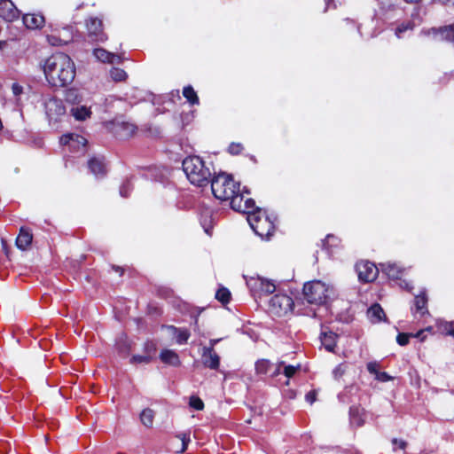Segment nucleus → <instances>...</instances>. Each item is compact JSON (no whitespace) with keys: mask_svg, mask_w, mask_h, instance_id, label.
I'll return each mask as SVG.
<instances>
[{"mask_svg":"<svg viewBox=\"0 0 454 454\" xmlns=\"http://www.w3.org/2000/svg\"><path fill=\"white\" fill-rule=\"evenodd\" d=\"M47 82L54 87L70 84L75 77V67L72 59L62 52L49 57L43 65Z\"/></svg>","mask_w":454,"mask_h":454,"instance_id":"obj_1","label":"nucleus"},{"mask_svg":"<svg viewBox=\"0 0 454 454\" xmlns=\"http://www.w3.org/2000/svg\"><path fill=\"white\" fill-rule=\"evenodd\" d=\"M183 169L191 184L199 187L207 185L211 178L209 167L199 156H189L183 160Z\"/></svg>","mask_w":454,"mask_h":454,"instance_id":"obj_2","label":"nucleus"},{"mask_svg":"<svg viewBox=\"0 0 454 454\" xmlns=\"http://www.w3.org/2000/svg\"><path fill=\"white\" fill-rule=\"evenodd\" d=\"M333 294V286L320 280L309 281L303 286L304 299L311 304H325Z\"/></svg>","mask_w":454,"mask_h":454,"instance_id":"obj_3","label":"nucleus"},{"mask_svg":"<svg viewBox=\"0 0 454 454\" xmlns=\"http://www.w3.org/2000/svg\"><path fill=\"white\" fill-rule=\"evenodd\" d=\"M211 189L214 196L220 200L232 201L239 191V184L231 176L219 174L211 180Z\"/></svg>","mask_w":454,"mask_h":454,"instance_id":"obj_4","label":"nucleus"},{"mask_svg":"<svg viewBox=\"0 0 454 454\" xmlns=\"http://www.w3.org/2000/svg\"><path fill=\"white\" fill-rule=\"evenodd\" d=\"M247 219L253 231L262 239H269L275 230L274 219L261 208L249 214Z\"/></svg>","mask_w":454,"mask_h":454,"instance_id":"obj_5","label":"nucleus"},{"mask_svg":"<svg viewBox=\"0 0 454 454\" xmlns=\"http://www.w3.org/2000/svg\"><path fill=\"white\" fill-rule=\"evenodd\" d=\"M246 283L254 298H261L276 291L274 281L261 276L247 278Z\"/></svg>","mask_w":454,"mask_h":454,"instance_id":"obj_6","label":"nucleus"},{"mask_svg":"<svg viewBox=\"0 0 454 454\" xmlns=\"http://www.w3.org/2000/svg\"><path fill=\"white\" fill-rule=\"evenodd\" d=\"M294 306L292 297L286 294H277L269 301L268 309L274 316L285 317L293 311Z\"/></svg>","mask_w":454,"mask_h":454,"instance_id":"obj_7","label":"nucleus"},{"mask_svg":"<svg viewBox=\"0 0 454 454\" xmlns=\"http://www.w3.org/2000/svg\"><path fill=\"white\" fill-rule=\"evenodd\" d=\"M86 27L88 30V35L91 41L94 42H105L106 35L103 32L102 20L96 17H90L86 20Z\"/></svg>","mask_w":454,"mask_h":454,"instance_id":"obj_8","label":"nucleus"},{"mask_svg":"<svg viewBox=\"0 0 454 454\" xmlns=\"http://www.w3.org/2000/svg\"><path fill=\"white\" fill-rule=\"evenodd\" d=\"M356 269L359 280L363 282L373 281L379 273V268L370 262H360L356 263Z\"/></svg>","mask_w":454,"mask_h":454,"instance_id":"obj_9","label":"nucleus"},{"mask_svg":"<svg viewBox=\"0 0 454 454\" xmlns=\"http://www.w3.org/2000/svg\"><path fill=\"white\" fill-rule=\"evenodd\" d=\"M45 113L50 121H58L66 114V108L60 99L52 98L45 102Z\"/></svg>","mask_w":454,"mask_h":454,"instance_id":"obj_10","label":"nucleus"},{"mask_svg":"<svg viewBox=\"0 0 454 454\" xmlns=\"http://www.w3.org/2000/svg\"><path fill=\"white\" fill-rule=\"evenodd\" d=\"M231 207L235 211L247 214V216L257 209L254 208V201L251 199L244 200L243 193L240 192L236 194V197L231 201Z\"/></svg>","mask_w":454,"mask_h":454,"instance_id":"obj_11","label":"nucleus"},{"mask_svg":"<svg viewBox=\"0 0 454 454\" xmlns=\"http://www.w3.org/2000/svg\"><path fill=\"white\" fill-rule=\"evenodd\" d=\"M62 145H68L71 150L80 151L87 144V139L80 135L67 133L60 137Z\"/></svg>","mask_w":454,"mask_h":454,"instance_id":"obj_12","label":"nucleus"},{"mask_svg":"<svg viewBox=\"0 0 454 454\" xmlns=\"http://www.w3.org/2000/svg\"><path fill=\"white\" fill-rule=\"evenodd\" d=\"M201 360L205 367L211 370H216L220 364V356L212 348H203L201 352Z\"/></svg>","mask_w":454,"mask_h":454,"instance_id":"obj_13","label":"nucleus"},{"mask_svg":"<svg viewBox=\"0 0 454 454\" xmlns=\"http://www.w3.org/2000/svg\"><path fill=\"white\" fill-rule=\"evenodd\" d=\"M0 17L12 21L19 17V11L11 0H0Z\"/></svg>","mask_w":454,"mask_h":454,"instance_id":"obj_14","label":"nucleus"},{"mask_svg":"<svg viewBox=\"0 0 454 454\" xmlns=\"http://www.w3.org/2000/svg\"><path fill=\"white\" fill-rule=\"evenodd\" d=\"M72 40V33L69 28H63L61 31L47 35L48 43L52 46H61Z\"/></svg>","mask_w":454,"mask_h":454,"instance_id":"obj_15","label":"nucleus"},{"mask_svg":"<svg viewBox=\"0 0 454 454\" xmlns=\"http://www.w3.org/2000/svg\"><path fill=\"white\" fill-rule=\"evenodd\" d=\"M382 272L389 278L399 279L404 269L395 262H384L380 264Z\"/></svg>","mask_w":454,"mask_h":454,"instance_id":"obj_16","label":"nucleus"},{"mask_svg":"<svg viewBox=\"0 0 454 454\" xmlns=\"http://www.w3.org/2000/svg\"><path fill=\"white\" fill-rule=\"evenodd\" d=\"M44 22V17L39 13H27L23 16V23L29 29L40 28Z\"/></svg>","mask_w":454,"mask_h":454,"instance_id":"obj_17","label":"nucleus"},{"mask_svg":"<svg viewBox=\"0 0 454 454\" xmlns=\"http://www.w3.org/2000/svg\"><path fill=\"white\" fill-rule=\"evenodd\" d=\"M156 350L155 346L153 343H147L145 345V355H136L130 359L131 364H149L152 361L153 355Z\"/></svg>","mask_w":454,"mask_h":454,"instance_id":"obj_18","label":"nucleus"},{"mask_svg":"<svg viewBox=\"0 0 454 454\" xmlns=\"http://www.w3.org/2000/svg\"><path fill=\"white\" fill-rule=\"evenodd\" d=\"M33 239L32 233L26 228L21 227L16 239V246L20 250H26Z\"/></svg>","mask_w":454,"mask_h":454,"instance_id":"obj_19","label":"nucleus"},{"mask_svg":"<svg viewBox=\"0 0 454 454\" xmlns=\"http://www.w3.org/2000/svg\"><path fill=\"white\" fill-rule=\"evenodd\" d=\"M160 359L162 363L177 367L181 364L179 356L172 349H163L160 353Z\"/></svg>","mask_w":454,"mask_h":454,"instance_id":"obj_20","label":"nucleus"},{"mask_svg":"<svg viewBox=\"0 0 454 454\" xmlns=\"http://www.w3.org/2000/svg\"><path fill=\"white\" fill-rule=\"evenodd\" d=\"M137 131V127L129 122H121L116 126V134L121 139L131 137Z\"/></svg>","mask_w":454,"mask_h":454,"instance_id":"obj_21","label":"nucleus"},{"mask_svg":"<svg viewBox=\"0 0 454 454\" xmlns=\"http://www.w3.org/2000/svg\"><path fill=\"white\" fill-rule=\"evenodd\" d=\"M93 54L97 59L102 62L115 63L120 59L119 56L113 54L102 48L95 49Z\"/></svg>","mask_w":454,"mask_h":454,"instance_id":"obj_22","label":"nucleus"},{"mask_svg":"<svg viewBox=\"0 0 454 454\" xmlns=\"http://www.w3.org/2000/svg\"><path fill=\"white\" fill-rule=\"evenodd\" d=\"M167 329L169 331L170 334L176 337V341L178 344L186 343L190 337V333L187 329L176 328L175 326H168Z\"/></svg>","mask_w":454,"mask_h":454,"instance_id":"obj_23","label":"nucleus"},{"mask_svg":"<svg viewBox=\"0 0 454 454\" xmlns=\"http://www.w3.org/2000/svg\"><path fill=\"white\" fill-rule=\"evenodd\" d=\"M337 335L333 332H324L321 333V343L327 351L333 352L336 344Z\"/></svg>","mask_w":454,"mask_h":454,"instance_id":"obj_24","label":"nucleus"},{"mask_svg":"<svg viewBox=\"0 0 454 454\" xmlns=\"http://www.w3.org/2000/svg\"><path fill=\"white\" fill-rule=\"evenodd\" d=\"M414 303L416 308V313H419L420 316H424L425 314L428 313V310L427 309V298L426 296L425 292L421 293L420 294L415 297Z\"/></svg>","mask_w":454,"mask_h":454,"instance_id":"obj_25","label":"nucleus"},{"mask_svg":"<svg viewBox=\"0 0 454 454\" xmlns=\"http://www.w3.org/2000/svg\"><path fill=\"white\" fill-rule=\"evenodd\" d=\"M89 168L90 169V171L95 175V176H104L105 173H106V166L104 164V162L98 159V158H92L89 160Z\"/></svg>","mask_w":454,"mask_h":454,"instance_id":"obj_26","label":"nucleus"},{"mask_svg":"<svg viewBox=\"0 0 454 454\" xmlns=\"http://www.w3.org/2000/svg\"><path fill=\"white\" fill-rule=\"evenodd\" d=\"M72 115L77 121H84L90 116V109L85 106H76L71 109Z\"/></svg>","mask_w":454,"mask_h":454,"instance_id":"obj_27","label":"nucleus"},{"mask_svg":"<svg viewBox=\"0 0 454 454\" xmlns=\"http://www.w3.org/2000/svg\"><path fill=\"white\" fill-rule=\"evenodd\" d=\"M367 316L371 321L374 323L380 322L384 316V311L379 304H373L369 308Z\"/></svg>","mask_w":454,"mask_h":454,"instance_id":"obj_28","label":"nucleus"},{"mask_svg":"<svg viewBox=\"0 0 454 454\" xmlns=\"http://www.w3.org/2000/svg\"><path fill=\"white\" fill-rule=\"evenodd\" d=\"M415 24L411 20H407L398 25L395 30V35L398 38H403L407 32H411Z\"/></svg>","mask_w":454,"mask_h":454,"instance_id":"obj_29","label":"nucleus"},{"mask_svg":"<svg viewBox=\"0 0 454 454\" xmlns=\"http://www.w3.org/2000/svg\"><path fill=\"white\" fill-rule=\"evenodd\" d=\"M154 412L153 410L146 408L140 413L141 423L146 427H151L153 423Z\"/></svg>","mask_w":454,"mask_h":454,"instance_id":"obj_30","label":"nucleus"},{"mask_svg":"<svg viewBox=\"0 0 454 454\" xmlns=\"http://www.w3.org/2000/svg\"><path fill=\"white\" fill-rule=\"evenodd\" d=\"M183 95L187 99V101L192 105L199 104V98L197 96L196 91L190 85L185 86L183 90Z\"/></svg>","mask_w":454,"mask_h":454,"instance_id":"obj_31","label":"nucleus"},{"mask_svg":"<svg viewBox=\"0 0 454 454\" xmlns=\"http://www.w3.org/2000/svg\"><path fill=\"white\" fill-rule=\"evenodd\" d=\"M273 364L270 361L262 359L259 360L255 364V370L258 374H267L270 372Z\"/></svg>","mask_w":454,"mask_h":454,"instance_id":"obj_32","label":"nucleus"},{"mask_svg":"<svg viewBox=\"0 0 454 454\" xmlns=\"http://www.w3.org/2000/svg\"><path fill=\"white\" fill-rule=\"evenodd\" d=\"M439 35L442 39L454 43V24L452 26L442 28L439 32Z\"/></svg>","mask_w":454,"mask_h":454,"instance_id":"obj_33","label":"nucleus"},{"mask_svg":"<svg viewBox=\"0 0 454 454\" xmlns=\"http://www.w3.org/2000/svg\"><path fill=\"white\" fill-rule=\"evenodd\" d=\"M349 414H350V420L353 425H356V427H360L364 424V419H362V416L359 412L358 408H351Z\"/></svg>","mask_w":454,"mask_h":454,"instance_id":"obj_34","label":"nucleus"},{"mask_svg":"<svg viewBox=\"0 0 454 454\" xmlns=\"http://www.w3.org/2000/svg\"><path fill=\"white\" fill-rule=\"evenodd\" d=\"M215 298L222 303H227L230 301L231 293L225 287L219 288L215 294Z\"/></svg>","mask_w":454,"mask_h":454,"instance_id":"obj_35","label":"nucleus"},{"mask_svg":"<svg viewBox=\"0 0 454 454\" xmlns=\"http://www.w3.org/2000/svg\"><path fill=\"white\" fill-rule=\"evenodd\" d=\"M176 438L181 442V446L180 448H176L175 451L177 453L184 452L187 449L188 442H190V435L182 434L177 435Z\"/></svg>","mask_w":454,"mask_h":454,"instance_id":"obj_36","label":"nucleus"},{"mask_svg":"<svg viewBox=\"0 0 454 454\" xmlns=\"http://www.w3.org/2000/svg\"><path fill=\"white\" fill-rule=\"evenodd\" d=\"M113 80L121 82L126 79L127 74L121 68H113L110 72Z\"/></svg>","mask_w":454,"mask_h":454,"instance_id":"obj_37","label":"nucleus"},{"mask_svg":"<svg viewBox=\"0 0 454 454\" xmlns=\"http://www.w3.org/2000/svg\"><path fill=\"white\" fill-rule=\"evenodd\" d=\"M284 366V374L288 379L293 377L297 371L301 369V364H298L297 365H283Z\"/></svg>","mask_w":454,"mask_h":454,"instance_id":"obj_38","label":"nucleus"},{"mask_svg":"<svg viewBox=\"0 0 454 454\" xmlns=\"http://www.w3.org/2000/svg\"><path fill=\"white\" fill-rule=\"evenodd\" d=\"M189 404L192 408L197 411H201L204 408V403L202 400L198 396H192L190 398Z\"/></svg>","mask_w":454,"mask_h":454,"instance_id":"obj_39","label":"nucleus"},{"mask_svg":"<svg viewBox=\"0 0 454 454\" xmlns=\"http://www.w3.org/2000/svg\"><path fill=\"white\" fill-rule=\"evenodd\" d=\"M347 364H340L338 366L335 367V369L333 372V377L335 379H340L346 372Z\"/></svg>","mask_w":454,"mask_h":454,"instance_id":"obj_40","label":"nucleus"},{"mask_svg":"<svg viewBox=\"0 0 454 454\" xmlns=\"http://www.w3.org/2000/svg\"><path fill=\"white\" fill-rule=\"evenodd\" d=\"M243 147L241 144L232 143L229 146V153L233 155L239 154L242 151Z\"/></svg>","mask_w":454,"mask_h":454,"instance_id":"obj_41","label":"nucleus"},{"mask_svg":"<svg viewBox=\"0 0 454 454\" xmlns=\"http://www.w3.org/2000/svg\"><path fill=\"white\" fill-rule=\"evenodd\" d=\"M411 336V334L399 333L396 337V341L399 345L404 346L408 344Z\"/></svg>","mask_w":454,"mask_h":454,"instance_id":"obj_42","label":"nucleus"},{"mask_svg":"<svg viewBox=\"0 0 454 454\" xmlns=\"http://www.w3.org/2000/svg\"><path fill=\"white\" fill-rule=\"evenodd\" d=\"M131 190L130 184L125 183L120 188V194L122 197H128Z\"/></svg>","mask_w":454,"mask_h":454,"instance_id":"obj_43","label":"nucleus"},{"mask_svg":"<svg viewBox=\"0 0 454 454\" xmlns=\"http://www.w3.org/2000/svg\"><path fill=\"white\" fill-rule=\"evenodd\" d=\"M317 391L316 390H311L309 391V393L306 394L305 395V399L308 403H309L310 404H312L316 399H317Z\"/></svg>","mask_w":454,"mask_h":454,"instance_id":"obj_44","label":"nucleus"},{"mask_svg":"<svg viewBox=\"0 0 454 454\" xmlns=\"http://www.w3.org/2000/svg\"><path fill=\"white\" fill-rule=\"evenodd\" d=\"M376 379L379 380V381H382V382H386V381H388L391 380V377L385 372H377V376H376Z\"/></svg>","mask_w":454,"mask_h":454,"instance_id":"obj_45","label":"nucleus"},{"mask_svg":"<svg viewBox=\"0 0 454 454\" xmlns=\"http://www.w3.org/2000/svg\"><path fill=\"white\" fill-rule=\"evenodd\" d=\"M12 90L15 96H19L22 93V87L18 83H13L12 85Z\"/></svg>","mask_w":454,"mask_h":454,"instance_id":"obj_46","label":"nucleus"},{"mask_svg":"<svg viewBox=\"0 0 454 454\" xmlns=\"http://www.w3.org/2000/svg\"><path fill=\"white\" fill-rule=\"evenodd\" d=\"M392 443H393L394 445H397L400 449H403H403H405V447H406V445H407V443H406V442H405V441H403V440H399V439H396V438H394V439L392 440Z\"/></svg>","mask_w":454,"mask_h":454,"instance_id":"obj_47","label":"nucleus"},{"mask_svg":"<svg viewBox=\"0 0 454 454\" xmlns=\"http://www.w3.org/2000/svg\"><path fill=\"white\" fill-rule=\"evenodd\" d=\"M367 370L371 373L375 374V376H377V372H379L378 370H377V364L375 363H369L367 364Z\"/></svg>","mask_w":454,"mask_h":454,"instance_id":"obj_48","label":"nucleus"},{"mask_svg":"<svg viewBox=\"0 0 454 454\" xmlns=\"http://www.w3.org/2000/svg\"><path fill=\"white\" fill-rule=\"evenodd\" d=\"M284 365V362H280L274 369V371L271 372V376H277L280 372L281 366Z\"/></svg>","mask_w":454,"mask_h":454,"instance_id":"obj_49","label":"nucleus"},{"mask_svg":"<svg viewBox=\"0 0 454 454\" xmlns=\"http://www.w3.org/2000/svg\"><path fill=\"white\" fill-rule=\"evenodd\" d=\"M222 339H211L209 340V346L207 348H214L215 346Z\"/></svg>","mask_w":454,"mask_h":454,"instance_id":"obj_50","label":"nucleus"},{"mask_svg":"<svg viewBox=\"0 0 454 454\" xmlns=\"http://www.w3.org/2000/svg\"><path fill=\"white\" fill-rule=\"evenodd\" d=\"M401 287L403 288H406L407 290H411V287H410L409 284L405 281H403L401 284H400Z\"/></svg>","mask_w":454,"mask_h":454,"instance_id":"obj_51","label":"nucleus"},{"mask_svg":"<svg viewBox=\"0 0 454 454\" xmlns=\"http://www.w3.org/2000/svg\"><path fill=\"white\" fill-rule=\"evenodd\" d=\"M424 331L423 330H420L415 335H413L414 337L416 338H421V340H423V337H422V334H423Z\"/></svg>","mask_w":454,"mask_h":454,"instance_id":"obj_52","label":"nucleus"},{"mask_svg":"<svg viewBox=\"0 0 454 454\" xmlns=\"http://www.w3.org/2000/svg\"><path fill=\"white\" fill-rule=\"evenodd\" d=\"M333 239H335V238H334V236H333V235H328V236L326 237V242H327V243H330V241H331V240H333Z\"/></svg>","mask_w":454,"mask_h":454,"instance_id":"obj_53","label":"nucleus"},{"mask_svg":"<svg viewBox=\"0 0 454 454\" xmlns=\"http://www.w3.org/2000/svg\"><path fill=\"white\" fill-rule=\"evenodd\" d=\"M332 1H333V0H325L326 7H325V11H326V10H327V8H328V6H329V4H330V3H331Z\"/></svg>","mask_w":454,"mask_h":454,"instance_id":"obj_54","label":"nucleus"},{"mask_svg":"<svg viewBox=\"0 0 454 454\" xmlns=\"http://www.w3.org/2000/svg\"><path fill=\"white\" fill-rule=\"evenodd\" d=\"M445 1H446L447 3H449V4H454V0H445Z\"/></svg>","mask_w":454,"mask_h":454,"instance_id":"obj_55","label":"nucleus"},{"mask_svg":"<svg viewBox=\"0 0 454 454\" xmlns=\"http://www.w3.org/2000/svg\"><path fill=\"white\" fill-rule=\"evenodd\" d=\"M339 398H340L342 402H345V400H342V394L339 395Z\"/></svg>","mask_w":454,"mask_h":454,"instance_id":"obj_56","label":"nucleus"},{"mask_svg":"<svg viewBox=\"0 0 454 454\" xmlns=\"http://www.w3.org/2000/svg\"><path fill=\"white\" fill-rule=\"evenodd\" d=\"M450 334L452 335L454 337V329L452 331L450 332Z\"/></svg>","mask_w":454,"mask_h":454,"instance_id":"obj_57","label":"nucleus"},{"mask_svg":"<svg viewBox=\"0 0 454 454\" xmlns=\"http://www.w3.org/2000/svg\"><path fill=\"white\" fill-rule=\"evenodd\" d=\"M119 454H121V453H119Z\"/></svg>","mask_w":454,"mask_h":454,"instance_id":"obj_58","label":"nucleus"}]
</instances>
